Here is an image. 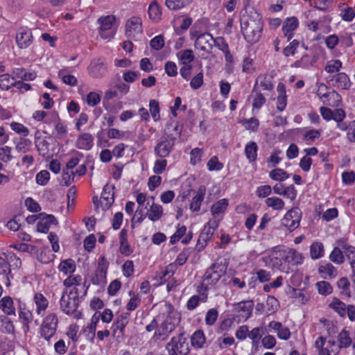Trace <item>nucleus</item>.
<instances>
[{
  "mask_svg": "<svg viewBox=\"0 0 355 355\" xmlns=\"http://www.w3.org/2000/svg\"><path fill=\"white\" fill-rule=\"evenodd\" d=\"M89 286H86L85 282L84 283L85 289L81 296L79 295L78 288L76 286L73 287L69 292L67 290L64 291L60 301L62 311L67 315L75 313L79 306L80 300L87 295Z\"/></svg>",
  "mask_w": 355,
  "mask_h": 355,
  "instance_id": "obj_1",
  "label": "nucleus"
},
{
  "mask_svg": "<svg viewBox=\"0 0 355 355\" xmlns=\"http://www.w3.org/2000/svg\"><path fill=\"white\" fill-rule=\"evenodd\" d=\"M227 265L222 261L218 262V259L214 262L206 270L202 280L205 282V291H207V285L214 286L219 279L226 273Z\"/></svg>",
  "mask_w": 355,
  "mask_h": 355,
  "instance_id": "obj_2",
  "label": "nucleus"
},
{
  "mask_svg": "<svg viewBox=\"0 0 355 355\" xmlns=\"http://www.w3.org/2000/svg\"><path fill=\"white\" fill-rule=\"evenodd\" d=\"M166 349L168 355H187L189 352V344L184 333H180L178 336H174L167 343Z\"/></svg>",
  "mask_w": 355,
  "mask_h": 355,
  "instance_id": "obj_3",
  "label": "nucleus"
},
{
  "mask_svg": "<svg viewBox=\"0 0 355 355\" xmlns=\"http://www.w3.org/2000/svg\"><path fill=\"white\" fill-rule=\"evenodd\" d=\"M175 140L176 137L171 134L164 135L155 146V154L160 158L168 157L175 146Z\"/></svg>",
  "mask_w": 355,
  "mask_h": 355,
  "instance_id": "obj_4",
  "label": "nucleus"
},
{
  "mask_svg": "<svg viewBox=\"0 0 355 355\" xmlns=\"http://www.w3.org/2000/svg\"><path fill=\"white\" fill-rule=\"evenodd\" d=\"M58 319L56 314L50 313L46 316L41 325L40 334L45 340H49L55 334Z\"/></svg>",
  "mask_w": 355,
  "mask_h": 355,
  "instance_id": "obj_5",
  "label": "nucleus"
},
{
  "mask_svg": "<svg viewBox=\"0 0 355 355\" xmlns=\"http://www.w3.org/2000/svg\"><path fill=\"white\" fill-rule=\"evenodd\" d=\"M116 18L114 15H107L98 18V23L100 24L98 28L99 35L103 39L112 38L115 34L112 29Z\"/></svg>",
  "mask_w": 355,
  "mask_h": 355,
  "instance_id": "obj_6",
  "label": "nucleus"
},
{
  "mask_svg": "<svg viewBox=\"0 0 355 355\" xmlns=\"http://www.w3.org/2000/svg\"><path fill=\"white\" fill-rule=\"evenodd\" d=\"M302 211L297 207H293L285 214L282 219V224L287 227L291 231L298 227L301 220Z\"/></svg>",
  "mask_w": 355,
  "mask_h": 355,
  "instance_id": "obj_7",
  "label": "nucleus"
},
{
  "mask_svg": "<svg viewBox=\"0 0 355 355\" xmlns=\"http://www.w3.org/2000/svg\"><path fill=\"white\" fill-rule=\"evenodd\" d=\"M143 32L142 21L139 17H132L125 23V35L130 39H135Z\"/></svg>",
  "mask_w": 355,
  "mask_h": 355,
  "instance_id": "obj_8",
  "label": "nucleus"
},
{
  "mask_svg": "<svg viewBox=\"0 0 355 355\" xmlns=\"http://www.w3.org/2000/svg\"><path fill=\"white\" fill-rule=\"evenodd\" d=\"M214 229L209 225V222L207 223L201 231L196 248L198 252H201L205 249L207 245L208 241H209L214 235Z\"/></svg>",
  "mask_w": 355,
  "mask_h": 355,
  "instance_id": "obj_9",
  "label": "nucleus"
},
{
  "mask_svg": "<svg viewBox=\"0 0 355 355\" xmlns=\"http://www.w3.org/2000/svg\"><path fill=\"white\" fill-rule=\"evenodd\" d=\"M16 42L19 49H26L33 43V35L31 30L21 28L16 34Z\"/></svg>",
  "mask_w": 355,
  "mask_h": 355,
  "instance_id": "obj_10",
  "label": "nucleus"
},
{
  "mask_svg": "<svg viewBox=\"0 0 355 355\" xmlns=\"http://www.w3.org/2000/svg\"><path fill=\"white\" fill-rule=\"evenodd\" d=\"M115 188L114 185L110 186L108 184H106L103 189V192L101 193V199H100V206L103 210L108 209L114 202V192L111 191L114 190Z\"/></svg>",
  "mask_w": 355,
  "mask_h": 355,
  "instance_id": "obj_11",
  "label": "nucleus"
},
{
  "mask_svg": "<svg viewBox=\"0 0 355 355\" xmlns=\"http://www.w3.org/2000/svg\"><path fill=\"white\" fill-rule=\"evenodd\" d=\"M235 310L240 313L239 316L244 320L250 318L254 308V302L252 300H246L234 304Z\"/></svg>",
  "mask_w": 355,
  "mask_h": 355,
  "instance_id": "obj_12",
  "label": "nucleus"
},
{
  "mask_svg": "<svg viewBox=\"0 0 355 355\" xmlns=\"http://www.w3.org/2000/svg\"><path fill=\"white\" fill-rule=\"evenodd\" d=\"M89 74L95 78L104 76L107 73V67L101 59L93 60L88 67Z\"/></svg>",
  "mask_w": 355,
  "mask_h": 355,
  "instance_id": "obj_13",
  "label": "nucleus"
},
{
  "mask_svg": "<svg viewBox=\"0 0 355 355\" xmlns=\"http://www.w3.org/2000/svg\"><path fill=\"white\" fill-rule=\"evenodd\" d=\"M40 215L42 216L37 224V230L40 232L46 233L51 224L57 225L58 223L55 217L52 214L42 213Z\"/></svg>",
  "mask_w": 355,
  "mask_h": 355,
  "instance_id": "obj_14",
  "label": "nucleus"
},
{
  "mask_svg": "<svg viewBox=\"0 0 355 355\" xmlns=\"http://www.w3.org/2000/svg\"><path fill=\"white\" fill-rule=\"evenodd\" d=\"M299 21L297 17H288L284 22L282 31L287 40H291L293 37V31L298 27Z\"/></svg>",
  "mask_w": 355,
  "mask_h": 355,
  "instance_id": "obj_15",
  "label": "nucleus"
},
{
  "mask_svg": "<svg viewBox=\"0 0 355 355\" xmlns=\"http://www.w3.org/2000/svg\"><path fill=\"white\" fill-rule=\"evenodd\" d=\"M51 121L55 124V130L57 132V137L58 139H63L67 135V129L66 125L60 120L59 115L57 112L51 113Z\"/></svg>",
  "mask_w": 355,
  "mask_h": 355,
  "instance_id": "obj_16",
  "label": "nucleus"
},
{
  "mask_svg": "<svg viewBox=\"0 0 355 355\" xmlns=\"http://www.w3.org/2000/svg\"><path fill=\"white\" fill-rule=\"evenodd\" d=\"M206 193V187L204 185L199 187L196 194L193 197L190 204V209L193 211H198L200 210L202 202L204 200Z\"/></svg>",
  "mask_w": 355,
  "mask_h": 355,
  "instance_id": "obj_17",
  "label": "nucleus"
},
{
  "mask_svg": "<svg viewBox=\"0 0 355 355\" xmlns=\"http://www.w3.org/2000/svg\"><path fill=\"white\" fill-rule=\"evenodd\" d=\"M268 327L275 330L277 337L279 339L287 340L291 337V331L286 327H284L279 322L272 321L269 323Z\"/></svg>",
  "mask_w": 355,
  "mask_h": 355,
  "instance_id": "obj_18",
  "label": "nucleus"
},
{
  "mask_svg": "<svg viewBox=\"0 0 355 355\" xmlns=\"http://www.w3.org/2000/svg\"><path fill=\"white\" fill-rule=\"evenodd\" d=\"M318 272L324 279H331L338 275L336 268L331 263H326L324 264L320 265L318 268Z\"/></svg>",
  "mask_w": 355,
  "mask_h": 355,
  "instance_id": "obj_19",
  "label": "nucleus"
},
{
  "mask_svg": "<svg viewBox=\"0 0 355 355\" xmlns=\"http://www.w3.org/2000/svg\"><path fill=\"white\" fill-rule=\"evenodd\" d=\"M93 140L92 135L83 133L77 139L76 147L80 150H90L93 146Z\"/></svg>",
  "mask_w": 355,
  "mask_h": 355,
  "instance_id": "obj_20",
  "label": "nucleus"
},
{
  "mask_svg": "<svg viewBox=\"0 0 355 355\" xmlns=\"http://www.w3.org/2000/svg\"><path fill=\"white\" fill-rule=\"evenodd\" d=\"M130 313H125L119 315L114 322L112 324L114 334H116V331L119 330L122 336L124 335V329L126 325L128 324V318Z\"/></svg>",
  "mask_w": 355,
  "mask_h": 355,
  "instance_id": "obj_21",
  "label": "nucleus"
},
{
  "mask_svg": "<svg viewBox=\"0 0 355 355\" xmlns=\"http://www.w3.org/2000/svg\"><path fill=\"white\" fill-rule=\"evenodd\" d=\"M336 82L332 85L336 88L349 89L351 85L348 76L344 72H339L335 74Z\"/></svg>",
  "mask_w": 355,
  "mask_h": 355,
  "instance_id": "obj_22",
  "label": "nucleus"
},
{
  "mask_svg": "<svg viewBox=\"0 0 355 355\" xmlns=\"http://www.w3.org/2000/svg\"><path fill=\"white\" fill-rule=\"evenodd\" d=\"M214 37L209 33H202L198 35L195 41V46L202 51L206 50V46H212L210 41L214 42Z\"/></svg>",
  "mask_w": 355,
  "mask_h": 355,
  "instance_id": "obj_23",
  "label": "nucleus"
},
{
  "mask_svg": "<svg viewBox=\"0 0 355 355\" xmlns=\"http://www.w3.org/2000/svg\"><path fill=\"white\" fill-rule=\"evenodd\" d=\"M120 239V248L119 250L120 252L125 255V256H129L132 252V250L130 248V246L128 241V232L125 229H123L119 235Z\"/></svg>",
  "mask_w": 355,
  "mask_h": 355,
  "instance_id": "obj_24",
  "label": "nucleus"
},
{
  "mask_svg": "<svg viewBox=\"0 0 355 355\" xmlns=\"http://www.w3.org/2000/svg\"><path fill=\"white\" fill-rule=\"evenodd\" d=\"M279 96L277 97V109L282 112L283 111L287 103L286 94V87L282 83H279L277 87Z\"/></svg>",
  "mask_w": 355,
  "mask_h": 355,
  "instance_id": "obj_25",
  "label": "nucleus"
},
{
  "mask_svg": "<svg viewBox=\"0 0 355 355\" xmlns=\"http://www.w3.org/2000/svg\"><path fill=\"white\" fill-rule=\"evenodd\" d=\"M317 85L318 87V91H317V95L321 98L324 99L323 103H325L327 98L331 97L333 98H340V96L339 94L336 92L335 90H333L332 92H322V89L324 88V90L327 91L329 87L324 83H317Z\"/></svg>",
  "mask_w": 355,
  "mask_h": 355,
  "instance_id": "obj_26",
  "label": "nucleus"
},
{
  "mask_svg": "<svg viewBox=\"0 0 355 355\" xmlns=\"http://www.w3.org/2000/svg\"><path fill=\"white\" fill-rule=\"evenodd\" d=\"M254 94H255V96L252 103L253 109L259 110L266 103V100L263 94H261V91L257 88V80L255 81V84L252 91V95Z\"/></svg>",
  "mask_w": 355,
  "mask_h": 355,
  "instance_id": "obj_27",
  "label": "nucleus"
},
{
  "mask_svg": "<svg viewBox=\"0 0 355 355\" xmlns=\"http://www.w3.org/2000/svg\"><path fill=\"white\" fill-rule=\"evenodd\" d=\"M0 309L7 315H15L13 300L10 296H6L0 300Z\"/></svg>",
  "mask_w": 355,
  "mask_h": 355,
  "instance_id": "obj_28",
  "label": "nucleus"
},
{
  "mask_svg": "<svg viewBox=\"0 0 355 355\" xmlns=\"http://www.w3.org/2000/svg\"><path fill=\"white\" fill-rule=\"evenodd\" d=\"M314 347L316 348L318 355H331L333 349L329 348L326 345V338L319 336L315 341Z\"/></svg>",
  "mask_w": 355,
  "mask_h": 355,
  "instance_id": "obj_29",
  "label": "nucleus"
},
{
  "mask_svg": "<svg viewBox=\"0 0 355 355\" xmlns=\"http://www.w3.org/2000/svg\"><path fill=\"white\" fill-rule=\"evenodd\" d=\"M33 300L36 305V313L38 315L47 309L49 301L42 293H35Z\"/></svg>",
  "mask_w": 355,
  "mask_h": 355,
  "instance_id": "obj_30",
  "label": "nucleus"
},
{
  "mask_svg": "<svg viewBox=\"0 0 355 355\" xmlns=\"http://www.w3.org/2000/svg\"><path fill=\"white\" fill-rule=\"evenodd\" d=\"M258 146L254 141H251L246 144L245 147V154L250 162H254L257 157Z\"/></svg>",
  "mask_w": 355,
  "mask_h": 355,
  "instance_id": "obj_31",
  "label": "nucleus"
},
{
  "mask_svg": "<svg viewBox=\"0 0 355 355\" xmlns=\"http://www.w3.org/2000/svg\"><path fill=\"white\" fill-rule=\"evenodd\" d=\"M148 218L152 221L160 219L163 215V208L160 205L153 203L150 208V213L146 214Z\"/></svg>",
  "mask_w": 355,
  "mask_h": 355,
  "instance_id": "obj_32",
  "label": "nucleus"
},
{
  "mask_svg": "<svg viewBox=\"0 0 355 355\" xmlns=\"http://www.w3.org/2000/svg\"><path fill=\"white\" fill-rule=\"evenodd\" d=\"M310 254L313 259H318L324 255V246L321 242H313L310 247Z\"/></svg>",
  "mask_w": 355,
  "mask_h": 355,
  "instance_id": "obj_33",
  "label": "nucleus"
},
{
  "mask_svg": "<svg viewBox=\"0 0 355 355\" xmlns=\"http://www.w3.org/2000/svg\"><path fill=\"white\" fill-rule=\"evenodd\" d=\"M284 261L293 265L301 264L302 262V254L295 250H291L285 257Z\"/></svg>",
  "mask_w": 355,
  "mask_h": 355,
  "instance_id": "obj_34",
  "label": "nucleus"
},
{
  "mask_svg": "<svg viewBox=\"0 0 355 355\" xmlns=\"http://www.w3.org/2000/svg\"><path fill=\"white\" fill-rule=\"evenodd\" d=\"M228 206V201L227 199L223 198L216 203L211 207V211L213 216H216L225 211Z\"/></svg>",
  "mask_w": 355,
  "mask_h": 355,
  "instance_id": "obj_35",
  "label": "nucleus"
},
{
  "mask_svg": "<svg viewBox=\"0 0 355 355\" xmlns=\"http://www.w3.org/2000/svg\"><path fill=\"white\" fill-rule=\"evenodd\" d=\"M177 56L184 65H190L189 63L194 60V55L193 51L191 49L180 51L177 53Z\"/></svg>",
  "mask_w": 355,
  "mask_h": 355,
  "instance_id": "obj_36",
  "label": "nucleus"
},
{
  "mask_svg": "<svg viewBox=\"0 0 355 355\" xmlns=\"http://www.w3.org/2000/svg\"><path fill=\"white\" fill-rule=\"evenodd\" d=\"M191 3V0H166L165 5L173 10H180Z\"/></svg>",
  "mask_w": 355,
  "mask_h": 355,
  "instance_id": "obj_37",
  "label": "nucleus"
},
{
  "mask_svg": "<svg viewBox=\"0 0 355 355\" xmlns=\"http://www.w3.org/2000/svg\"><path fill=\"white\" fill-rule=\"evenodd\" d=\"M1 322V331L3 334H13L15 331V327L12 322L6 316H0Z\"/></svg>",
  "mask_w": 355,
  "mask_h": 355,
  "instance_id": "obj_38",
  "label": "nucleus"
},
{
  "mask_svg": "<svg viewBox=\"0 0 355 355\" xmlns=\"http://www.w3.org/2000/svg\"><path fill=\"white\" fill-rule=\"evenodd\" d=\"M59 270L64 274L72 273L76 270V264L73 259H68L62 261L58 266Z\"/></svg>",
  "mask_w": 355,
  "mask_h": 355,
  "instance_id": "obj_39",
  "label": "nucleus"
},
{
  "mask_svg": "<svg viewBox=\"0 0 355 355\" xmlns=\"http://www.w3.org/2000/svg\"><path fill=\"white\" fill-rule=\"evenodd\" d=\"M191 342L193 347L201 348L205 342V337L203 331L201 330L196 331L191 336Z\"/></svg>",
  "mask_w": 355,
  "mask_h": 355,
  "instance_id": "obj_40",
  "label": "nucleus"
},
{
  "mask_svg": "<svg viewBox=\"0 0 355 355\" xmlns=\"http://www.w3.org/2000/svg\"><path fill=\"white\" fill-rule=\"evenodd\" d=\"M148 15L150 19L158 21L161 19L162 12L157 3H152L148 7Z\"/></svg>",
  "mask_w": 355,
  "mask_h": 355,
  "instance_id": "obj_41",
  "label": "nucleus"
},
{
  "mask_svg": "<svg viewBox=\"0 0 355 355\" xmlns=\"http://www.w3.org/2000/svg\"><path fill=\"white\" fill-rule=\"evenodd\" d=\"M13 73L19 78L23 80H33L35 78V72H27L24 69L17 68L13 71Z\"/></svg>",
  "mask_w": 355,
  "mask_h": 355,
  "instance_id": "obj_42",
  "label": "nucleus"
},
{
  "mask_svg": "<svg viewBox=\"0 0 355 355\" xmlns=\"http://www.w3.org/2000/svg\"><path fill=\"white\" fill-rule=\"evenodd\" d=\"M269 176L274 180L282 182L288 178L289 174L282 168H275L270 172Z\"/></svg>",
  "mask_w": 355,
  "mask_h": 355,
  "instance_id": "obj_43",
  "label": "nucleus"
},
{
  "mask_svg": "<svg viewBox=\"0 0 355 355\" xmlns=\"http://www.w3.org/2000/svg\"><path fill=\"white\" fill-rule=\"evenodd\" d=\"M339 348H347L352 344V338L349 337V334L345 329H343L338 335Z\"/></svg>",
  "mask_w": 355,
  "mask_h": 355,
  "instance_id": "obj_44",
  "label": "nucleus"
},
{
  "mask_svg": "<svg viewBox=\"0 0 355 355\" xmlns=\"http://www.w3.org/2000/svg\"><path fill=\"white\" fill-rule=\"evenodd\" d=\"M14 78L10 77L8 73L0 75V88L5 90H8L10 87L14 86Z\"/></svg>",
  "mask_w": 355,
  "mask_h": 355,
  "instance_id": "obj_45",
  "label": "nucleus"
},
{
  "mask_svg": "<svg viewBox=\"0 0 355 355\" xmlns=\"http://www.w3.org/2000/svg\"><path fill=\"white\" fill-rule=\"evenodd\" d=\"M266 204L268 207H272L275 210H281L284 206V202L277 197L268 198L266 200Z\"/></svg>",
  "mask_w": 355,
  "mask_h": 355,
  "instance_id": "obj_46",
  "label": "nucleus"
},
{
  "mask_svg": "<svg viewBox=\"0 0 355 355\" xmlns=\"http://www.w3.org/2000/svg\"><path fill=\"white\" fill-rule=\"evenodd\" d=\"M329 259L336 264H341L345 261V257L341 250L335 247L329 255Z\"/></svg>",
  "mask_w": 355,
  "mask_h": 355,
  "instance_id": "obj_47",
  "label": "nucleus"
},
{
  "mask_svg": "<svg viewBox=\"0 0 355 355\" xmlns=\"http://www.w3.org/2000/svg\"><path fill=\"white\" fill-rule=\"evenodd\" d=\"M330 307L334 309L341 317H344L346 314V305L340 300L335 298L330 304Z\"/></svg>",
  "mask_w": 355,
  "mask_h": 355,
  "instance_id": "obj_48",
  "label": "nucleus"
},
{
  "mask_svg": "<svg viewBox=\"0 0 355 355\" xmlns=\"http://www.w3.org/2000/svg\"><path fill=\"white\" fill-rule=\"evenodd\" d=\"M316 287L318 293L322 295H328L332 293L333 288L331 284L326 281H320L316 283Z\"/></svg>",
  "mask_w": 355,
  "mask_h": 355,
  "instance_id": "obj_49",
  "label": "nucleus"
},
{
  "mask_svg": "<svg viewBox=\"0 0 355 355\" xmlns=\"http://www.w3.org/2000/svg\"><path fill=\"white\" fill-rule=\"evenodd\" d=\"M202 297L201 298L198 295H193L189 299L187 304V307L188 310L191 311L196 309L199 304L200 300H202V302L206 301L207 297V295L202 293Z\"/></svg>",
  "mask_w": 355,
  "mask_h": 355,
  "instance_id": "obj_50",
  "label": "nucleus"
},
{
  "mask_svg": "<svg viewBox=\"0 0 355 355\" xmlns=\"http://www.w3.org/2000/svg\"><path fill=\"white\" fill-rule=\"evenodd\" d=\"M243 11H245V13L246 12V8H244L241 10L240 14L241 15V19H240V24H241V31H243L245 29H246L248 27L250 26L251 25H257V21L251 19H249L248 16H245L244 14H243Z\"/></svg>",
  "mask_w": 355,
  "mask_h": 355,
  "instance_id": "obj_51",
  "label": "nucleus"
},
{
  "mask_svg": "<svg viewBox=\"0 0 355 355\" xmlns=\"http://www.w3.org/2000/svg\"><path fill=\"white\" fill-rule=\"evenodd\" d=\"M341 68L342 62L339 60H334L327 63L324 70L328 73H333L334 72H338Z\"/></svg>",
  "mask_w": 355,
  "mask_h": 355,
  "instance_id": "obj_52",
  "label": "nucleus"
},
{
  "mask_svg": "<svg viewBox=\"0 0 355 355\" xmlns=\"http://www.w3.org/2000/svg\"><path fill=\"white\" fill-rule=\"evenodd\" d=\"M150 112L155 121L160 119L159 103L156 100H150L149 103Z\"/></svg>",
  "mask_w": 355,
  "mask_h": 355,
  "instance_id": "obj_53",
  "label": "nucleus"
},
{
  "mask_svg": "<svg viewBox=\"0 0 355 355\" xmlns=\"http://www.w3.org/2000/svg\"><path fill=\"white\" fill-rule=\"evenodd\" d=\"M266 306H268V313L272 314L277 311L279 303L275 297L269 295L266 300Z\"/></svg>",
  "mask_w": 355,
  "mask_h": 355,
  "instance_id": "obj_54",
  "label": "nucleus"
},
{
  "mask_svg": "<svg viewBox=\"0 0 355 355\" xmlns=\"http://www.w3.org/2000/svg\"><path fill=\"white\" fill-rule=\"evenodd\" d=\"M64 69L60 70L58 76L62 78L64 83L70 86H76L78 85L77 78L72 75H66L64 73Z\"/></svg>",
  "mask_w": 355,
  "mask_h": 355,
  "instance_id": "obj_55",
  "label": "nucleus"
},
{
  "mask_svg": "<svg viewBox=\"0 0 355 355\" xmlns=\"http://www.w3.org/2000/svg\"><path fill=\"white\" fill-rule=\"evenodd\" d=\"M257 83L260 80V86L263 88V90L271 91L273 89V85L271 80L268 78L267 75H260L256 79ZM257 88L259 87L257 86Z\"/></svg>",
  "mask_w": 355,
  "mask_h": 355,
  "instance_id": "obj_56",
  "label": "nucleus"
},
{
  "mask_svg": "<svg viewBox=\"0 0 355 355\" xmlns=\"http://www.w3.org/2000/svg\"><path fill=\"white\" fill-rule=\"evenodd\" d=\"M299 41L297 40H293L290 44L283 49V54L286 57H288L289 55H293L299 46Z\"/></svg>",
  "mask_w": 355,
  "mask_h": 355,
  "instance_id": "obj_57",
  "label": "nucleus"
},
{
  "mask_svg": "<svg viewBox=\"0 0 355 355\" xmlns=\"http://www.w3.org/2000/svg\"><path fill=\"white\" fill-rule=\"evenodd\" d=\"M150 46L152 49L156 51L162 49L164 46V37L162 35H159L153 37L150 41Z\"/></svg>",
  "mask_w": 355,
  "mask_h": 355,
  "instance_id": "obj_58",
  "label": "nucleus"
},
{
  "mask_svg": "<svg viewBox=\"0 0 355 355\" xmlns=\"http://www.w3.org/2000/svg\"><path fill=\"white\" fill-rule=\"evenodd\" d=\"M106 275L107 272L96 269L95 276L92 278V284L96 285L104 284L106 282Z\"/></svg>",
  "mask_w": 355,
  "mask_h": 355,
  "instance_id": "obj_59",
  "label": "nucleus"
},
{
  "mask_svg": "<svg viewBox=\"0 0 355 355\" xmlns=\"http://www.w3.org/2000/svg\"><path fill=\"white\" fill-rule=\"evenodd\" d=\"M191 254L190 248H184L178 256L175 259V264L182 266L187 261Z\"/></svg>",
  "mask_w": 355,
  "mask_h": 355,
  "instance_id": "obj_60",
  "label": "nucleus"
},
{
  "mask_svg": "<svg viewBox=\"0 0 355 355\" xmlns=\"http://www.w3.org/2000/svg\"><path fill=\"white\" fill-rule=\"evenodd\" d=\"M254 275L257 276V279L261 283H265L270 281L271 278V274L269 271L263 269L258 270Z\"/></svg>",
  "mask_w": 355,
  "mask_h": 355,
  "instance_id": "obj_61",
  "label": "nucleus"
},
{
  "mask_svg": "<svg viewBox=\"0 0 355 355\" xmlns=\"http://www.w3.org/2000/svg\"><path fill=\"white\" fill-rule=\"evenodd\" d=\"M208 169L212 171H220L223 168V164L218 162L216 156L212 157L207 162Z\"/></svg>",
  "mask_w": 355,
  "mask_h": 355,
  "instance_id": "obj_62",
  "label": "nucleus"
},
{
  "mask_svg": "<svg viewBox=\"0 0 355 355\" xmlns=\"http://www.w3.org/2000/svg\"><path fill=\"white\" fill-rule=\"evenodd\" d=\"M101 99V97L100 94H98L96 92H89L87 95L86 101H87V103L89 106L94 107L100 103Z\"/></svg>",
  "mask_w": 355,
  "mask_h": 355,
  "instance_id": "obj_63",
  "label": "nucleus"
},
{
  "mask_svg": "<svg viewBox=\"0 0 355 355\" xmlns=\"http://www.w3.org/2000/svg\"><path fill=\"white\" fill-rule=\"evenodd\" d=\"M50 178V173L46 170L41 171L36 175V182L40 185L47 184Z\"/></svg>",
  "mask_w": 355,
  "mask_h": 355,
  "instance_id": "obj_64",
  "label": "nucleus"
}]
</instances>
